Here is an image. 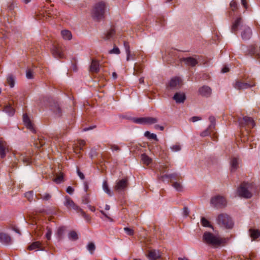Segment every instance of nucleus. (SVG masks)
Here are the masks:
<instances>
[{
	"label": "nucleus",
	"mask_w": 260,
	"mask_h": 260,
	"mask_svg": "<svg viewBox=\"0 0 260 260\" xmlns=\"http://www.w3.org/2000/svg\"><path fill=\"white\" fill-rule=\"evenodd\" d=\"M107 4L104 1L96 3L92 10V16L96 21H100L104 18L106 10Z\"/></svg>",
	"instance_id": "obj_1"
},
{
	"label": "nucleus",
	"mask_w": 260,
	"mask_h": 260,
	"mask_svg": "<svg viewBox=\"0 0 260 260\" xmlns=\"http://www.w3.org/2000/svg\"><path fill=\"white\" fill-rule=\"evenodd\" d=\"M253 187V184L252 183L243 182L238 188L237 193L240 197L250 199L252 196V191Z\"/></svg>",
	"instance_id": "obj_2"
},
{
	"label": "nucleus",
	"mask_w": 260,
	"mask_h": 260,
	"mask_svg": "<svg viewBox=\"0 0 260 260\" xmlns=\"http://www.w3.org/2000/svg\"><path fill=\"white\" fill-rule=\"evenodd\" d=\"M64 205L70 210L73 209L77 212L80 213L82 216L87 222H89L91 220L90 217L86 214L84 211L81 209L78 206L76 205L74 201L68 196H66L64 198Z\"/></svg>",
	"instance_id": "obj_3"
},
{
	"label": "nucleus",
	"mask_w": 260,
	"mask_h": 260,
	"mask_svg": "<svg viewBox=\"0 0 260 260\" xmlns=\"http://www.w3.org/2000/svg\"><path fill=\"white\" fill-rule=\"evenodd\" d=\"M203 240L206 244L214 247L219 246L221 243V240L219 237L208 232L204 233Z\"/></svg>",
	"instance_id": "obj_4"
},
{
	"label": "nucleus",
	"mask_w": 260,
	"mask_h": 260,
	"mask_svg": "<svg viewBox=\"0 0 260 260\" xmlns=\"http://www.w3.org/2000/svg\"><path fill=\"white\" fill-rule=\"evenodd\" d=\"M217 223L220 226L226 229H231L233 226V222L231 217L226 214H221L217 218Z\"/></svg>",
	"instance_id": "obj_5"
},
{
	"label": "nucleus",
	"mask_w": 260,
	"mask_h": 260,
	"mask_svg": "<svg viewBox=\"0 0 260 260\" xmlns=\"http://www.w3.org/2000/svg\"><path fill=\"white\" fill-rule=\"evenodd\" d=\"M233 87L236 89L241 90L246 89L255 86V83L253 81L249 82H244L241 80H236L233 84Z\"/></svg>",
	"instance_id": "obj_6"
},
{
	"label": "nucleus",
	"mask_w": 260,
	"mask_h": 260,
	"mask_svg": "<svg viewBox=\"0 0 260 260\" xmlns=\"http://www.w3.org/2000/svg\"><path fill=\"white\" fill-rule=\"evenodd\" d=\"M210 203L215 207L220 208L226 205V201L222 196H216L211 199Z\"/></svg>",
	"instance_id": "obj_7"
},
{
	"label": "nucleus",
	"mask_w": 260,
	"mask_h": 260,
	"mask_svg": "<svg viewBox=\"0 0 260 260\" xmlns=\"http://www.w3.org/2000/svg\"><path fill=\"white\" fill-rule=\"evenodd\" d=\"M239 121L241 126H246L251 128L255 125L253 119L250 117L245 116L242 119H239Z\"/></svg>",
	"instance_id": "obj_8"
},
{
	"label": "nucleus",
	"mask_w": 260,
	"mask_h": 260,
	"mask_svg": "<svg viewBox=\"0 0 260 260\" xmlns=\"http://www.w3.org/2000/svg\"><path fill=\"white\" fill-rule=\"evenodd\" d=\"M241 29V36L242 39L244 40H249L252 36V30L251 28L248 26L242 25Z\"/></svg>",
	"instance_id": "obj_9"
},
{
	"label": "nucleus",
	"mask_w": 260,
	"mask_h": 260,
	"mask_svg": "<svg viewBox=\"0 0 260 260\" xmlns=\"http://www.w3.org/2000/svg\"><path fill=\"white\" fill-rule=\"evenodd\" d=\"M181 79L178 77H174L171 79L168 83V87L171 89H175L180 88L182 85Z\"/></svg>",
	"instance_id": "obj_10"
},
{
	"label": "nucleus",
	"mask_w": 260,
	"mask_h": 260,
	"mask_svg": "<svg viewBox=\"0 0 260 260\" xmlns=\"http://www.w3.org/2000/svg\"><path fill=\"white\" fill-rule=\"evenodd\" d=\"M127 186L128 179L127 178H123L117 182L114 188L117 191L120 192L124 190Z\"/></svg>",
	"instance_id": "obj_11"
},
{
	"label": "nucleus",
	"mask_w": 260,
	"mask_h": 260,
	"mask_svg": "<svg viewBox=\"0 0 260 260\" xmlns=\"http://www.w3.org/2000/svg\"><path fill=\"white\" fill-rule=\"evenodd\" d=\"M59 14L56 9H53L50 8L47 10H45V12H43L41 14L42 15V17L46 19L49 18H56Z\"/></svg>",
	"instance_id": "obj_12"
},
{
	"label": "nucleus",
	"mask_w": 260,
	"mask_h": 260,
	"mask_svg": "<svg viewBox=\"0 0 260 260\" xmlns=\"http://www.w3.org/2000/svg\"><path fill=\"white\" fill-rule=\"evenodd\" d=\"M52 53L55 58H62L64 57L62 48L58 46H53L52 50Z\"/></svg>",
	"instance_id": "obj_13"
},
{
	"label": "nucleus",
	"mask_w": 260,
	"mask_h": 260,
	"mask_svg": "<svg viewBox=\"0 0 260 260\" xmlns=\"http://www.w3.org/2000/svg\"><path fill=\"white\" fill-rule=\"evenodd\" d=\"M147 256L149 260H157L160 258L161 255L159 251L151 249L148 251Z\"/></svg>",
	"instance_id": "obj_14"
},
{
	"label": "nucleus",
	"mask_w": 260,
	"mask_h": 260,
	"mask_svg": "<svg viewBox=\"0 0 260 260\" xmlns=\"http://www.w3.org/2000/svg\"><path fill=\"white\" fill-rule=\"evenodd\" d=\"M23 121L25 125L28 129L34 133H36V130L34 127V125L26 114H24L23 115Z\"/></svg>",
	"instance_id": "obj_15"
},
{
	"label": "nucleus",
	"mask_w": 260,
	"mask_h": 260,
	"mask_svg": "<svg viewBox=\"0 0 260 260\" xmlns=\"http://www.w3.org/2000/svg\"><path fill=\"white\" fill-rule=\"evenodd\" d=\"M199 92L203 96L209 97L211 95L212 89L208 86H203L199 88Z\"/></svg>",
	"instance_id": "obj_16"
},
{
	"label": "nucleus",
	"mask_w": 260,
	"mask_h": 260,
	"mask_svg": "<svg viewBox=\"0 0 260 260\" xmlns=\"http://www.w3.org/2000/svg\"><path fill=\"white\" fill-rule=\"evenodd\" d=\"M248 53L251 55H254L255 57L260 61V45L258 47L250 46L248 49Z\"/></svg>",
	"instance_id": "obj_17"
},
{
	"label": "nucleus",
	"mask_w": 260,
	"mask_h": 260,
	"mask_svg": "<svg viewBox=\"0 0 260 260\" xmlns=\"http://www.w3.org/2000/svg\"><path fill=\"white\" fill-rule=\"evenodd\" d=\"M181 61H183L186 65L192 67H195L198 63V60L192 57L182 58Z\"/></svg>",
	"instance_id": "obj_18"
},
{
	"label": "nucleus",
	"mask_w": 260,
	"mask_h": 260,
	"mask_svg": "<svg viewBox=\"0 0 260 260\" xmlns=\"http://www.w3.org/2000/svg\"><path fill=\"white\" fill-rule=\"evenodd\" d=\"M8 151V146L7 143L0 140V156L4 158L6 156V153Z\"/></svg>",
	"instance_id": "obj_19"
},
{
	"label": "nucleus",
	"mask_w": 260,
	"mask_h": 260,
	"mask_svg": "<svg viewBox=\"0 0 260 260\" xmlns=\"http://www.w3.org/2000/svg\"><path fill=\"white\" fill-rule=\"evenodd\" d=\"M173 99L177 103H182L185 100L186 96L184 93L177 92L174 94Z\"/></svg>",
	"instance_id": "obj_20"
},
{
	"label": "nucleus",
	"mask_w": 260,
	"mask_h": 260,
	"mask_svg": "<svg viewBox=\"0 0 260 260\" xmlns=\"http://www.w3.org/2000/svg\"><path fill=\"white\" fill-rule=\"evenodd\" d=\"M115 35V30L111 28L104 34L103 38L105 40L113 39Z\"/></svg>",
	"instance_id": "obj_21"
},
{
	"label": "nucleus",
	"mask_w": 260,
	"mask_h": 260,
	"mask_svg": "<svg viewBox=\"0 0 260 260\" xmlns=\"http://www.w3.org/2000/svg\"><path fill=\"white\" fill-rule=\"evenodd\" d=\"M90 71L92 73H97L100 71V63L98 61L93 59L92 60Z\"/></svg>",
	"instance_id": "obj_22"
},
{
	"label": "nucleus",
	"mask_w": 260,
	"mask_h": 260,
	"mask_svg": "<svg viewBox=\"0 0 260 260\" xmlns=\"http://www.w3.org/2000/svg\"><path fill=\"white\" fill-rule=\"evenodd\" d=\"M180 178V176L179 175H178L176 173H174L171 174H165L162 175L159 177V179L161 180L162 181H164L165 178L177 180L178 179H179Z\"/></svg>",
	"instance_id": "obj_23"
},
{
	"label": "nucleus",
	"mask_w": 260,
	"mask_h": 260,
	"mask_svg": "<svg viewBox=\"0 0 260 260\" xmlns=\"http://www.w3.org/2000/svg\"><path fill=\"white\" fill-rule=\"evenodd\" d=\"M242 22V18L239 17L237 18L234 23L233 24L231 28V31L234 34H236L238 27L240 26Z\"/></svg>",
	"instance_id": "obj_24"
},
{
	"label": "nucleus",
	"mask_w": 260,
	"mask_h": 260,
	"mask_svg": "<svg viewBox=\"0 0 260 260\" xmlns=\"http://www.w3.org/2000/svg\"><path fill=\"white\" fill-rule=\"evenodd\" d=\"M0 241L5 244H8L11 243V238L8 234L0 233Z\"/></svg>",
	"instance_id": "obj_25"
},
{
	"label": "nucleus",
	"mask_w": 260,
	"mask_h": 260,
	"mask_svg": "<svg viewBox=\"0 0 260 260\" xmlns=\"http://www.w3.org/2000/svg\"><path fill=\"white\" fill-rule=\"evenodd\" d=\"M19 161H21L23 162L24 165L27 166L31 163L30 158L26 156L25 154H21L19 157Z\"/></svg>",
	"instance_id": "obj_26"
},
{
	"label": "nucleus",
	"mask_w": 260,
	"mask_h": 260,
	"mask_svg": "<svg viewBox=\"0 0 260 260\" xmlns=\"http://www.w3.org/2000/svg\"><path fill=\"white\" fill-rule=\"evenodd\" d=\"M42 250L41 248V243L40 241H36L32 243L29 246H28L29 250H32L35 249Z\"/></svg>",
	"instance_id": "obj_27"
},
{
	"label": "nucleus",
	"mask_w": 260,
	"mask_h": 260,
	"mask_svg": "<svg viewBox=\"0 0 260 260\" xmlns=\"http://www.w3.org/2000/svg\"><path fill=\"white\" fill-rule=\"evenodd\" d=\"M250 237L253 240H255L260 237V231L258 230L251 229L249 230Z\"/></svg>",
	"instance_id": "obj_28"
},
{
	"label": "nucleus",
	"mask_w": 260,
	"mask_h": 260,
	"mask_svg": "<svg viewBox=\"0 0 260 260\" xmlns=\"http://www.w3.org/2000/svg\"><path fill=\"white\" fill-rule=\"evenodd\" d=\"M123 45L126 53V60L129 61L130 60L131 56V50L129 43L124 41L123 42Z\"/></svg>",
	"instance_id": "obj_29"
},
{
	"label": "nucleus",
	"mask_w": 260,
	"mask_h": 260,
	"mask_svg": "<svg viewBox=\"0 0 260 260\" xmlns=\"http://www.w3.org/2000/svg\"><path fill=\"white\" fill-rule=\"evenodd\" d=\"M141 159L143 164L146 166L149 165L152 162V159L145 153L141 155Z\"/></svg>",
	"instance_id": "obj_30"
},
{
	"label": "nucleus",
	"mask_w": 260,
	"mask_h": 260,
	"mask_svg": "<svg viewBox=\"0 0 260 260\" xmlns=\"http://www.w3.org/2000/svg\"><path fill=\"white\" fill-rule=\"evenodd\" d=\"M238 158L236 157H233L231 159V170L232 171H234L237 169L238 167Z\"/></svg>",
	"instance_id": "obj_31"
},
{
	"label": "nucleus",
	"mask_w": 260,
	"mask_h": 260,
	"mask_svg": "<svg viewBox=\"0 0 260 260\" xmlns=\"http://www.w3.org/2000/svg\"><path fill=\"white\" fill-rule=\"evenodd\" d=\"M46 143V141L44 137L39 136L38 138V141L35 143L36 147L40 148L44 145Z\"/></svg>",
	"instance_id": "obj_32"
},
{
	"label": "nucleus",
	"mask_w": 260,
	"mask_h": 260,
	"mask_svg": "<svg viewBox=\"0 0 260 260\" xmlns=\"http://www.w3.org/2000/svg\"><path fill=\"white\" fill-rule=\"evenodd\" d=\"M79 146H77L74 148V152L77 154L79 153L81 150H83V147L85 145L86 143L84 140H79L78 142Z\"/></svg>",
	"instance_id": "obj_33"
},
{
	"label": "nucleus",
	"mask_w": 260,
	"mask_h": 260,
	"mask_svg": "<svg viewBox=\"0 0 260 260\" xmlns=\"http://www.w3.org/2000/svg\"><path fill=\"white\" fill-rule=\"evenodd\" d=\"M61 34L62 38L65 40H70L72 37L71 31L68 30H62Z\"/></svg>",
	"instance_id": "obj_34"
},
{
	"label": "nucleus",
	"mask_w": 260,
	"mask_h": 260,
	"mask_svg": "<svg viewBox=\"0 0 260 260\" xmlns=\"http://www.w3.org/2000/svg\"><path fill=\"white\" fill-rule=\"evenodd\" d=\"M7 82L12 88L15 85V77L12 75H9L7 78Z\"/></svg>",
	"instance_id": "obj_35"
},
{
	"label": "nucleus",
	"mask_w": 260,
	"mask_h": 260,
	"mask_svg": "<svg viewBox=\"0 0 260 260\" xmlns=\"http://www.w3.org/2000/svg\"><path fill=\"white\" fill-rule=\"evenodd\" d=\"M158 119L155 117H145V124H152L156 123Z\"/></svg>",
	"instance_id": "obj_36"
},
{
	"label": "nucleus",
	"mask_w": 260,
	"mask_h": 260,
	"mask_svg": "<svg viewBox=\"0 0 260 260\" xmlns=\"http://www.w3.org/2000/svg\"><path fill=\"white\" fill-rule=\"evenodd\" d=\"M52 109L53 110L56 115L58 116H61V110L57 103L54 104V105L52 107Z\"/></svg>",
	"instance_id": "obj_37"
},
{
	"label": "nucleus",
	"mask_w": 260,
	"mask_h": 260,
	"mask_svg": "<svg viewBox=\"0 0 260 260\" xmlns=\"http://www.w3.org/2000/svg\"><path fill=\"white\" fill-rule=\"evenodd\" d=\"M144 136L149 139H153L156 141H158L156 135L154 134L150 133L149 131L145 132Z\"/></svg>",
	"instance_id": "obj_38"
},
{
	"label": "nucleus",
	"mask_w": 260,
	"mask_h": 260,
	"mask_svg": "<svg viewBox=\"0 0 260 260\" xmlns=\"http://www.w3.org/2000/svg\"><path fill=\"white\" fill-rule=\"evenodd\" d=\"M103 188L104 191L109 196H112V193L109 188L108 183L106 181H104L103 183Z\"/></svg>",
	"instance_id": "obj_39"
},
{
	"label": "nucleus",
	"mask_w": 260,
	"mask_h": 260,
	"mask_svg": "<svg viewBox=\"0 0 260 260\" xmlns=\"http://www.w3.org/2000/svg\"><path fill=\"white\" fill-rule=\"evenodd\" d=\"M4 111L10 115H13L15 112L14 108L10 105L6 106L4 108Z\"/></svg>",
	"instance_id": "obj_40"
},
{
	"label": "nucleus",
	"mask_w": 260,
	"mask_h": 260,
	"mask_svg": "<svg viewBox=\"0 0 260 260\" xmlns=\"http://www.w3.org/2000/svg\"><path fill=\"white\" fill-rule=\"evenodd\" d=\"M69 237L70 239L73 241H76L78 239V235L77 233L74 231L70 232L69 234Z\"/></svg>",
	"instance_id": "obj_41"
},
{
	"label": "nucleus",
	"mask_w": 260,
	"mask_h": 260,
	"mask_svg": "<svg viewBox=\"0 0 260 260\" xmlns=\"http://www.w3.org/2000/svg\"><path fill=\"white\" fill-rule=\"evenodd\" d=\"M87 248L91 254H93L95 249V244L93 242H90L88 244Z\"/></svg>",
	"instance_id": "obj_42"
},
{
	"label": "nucleus",
	"mask_w": 260,
	"mask_h": 260,
	"mask_svg": "<svg viewBox=\"0 0 260 260\" xmlns=\"http://www.w3.org/2000/svg\"><path fill=\"white\" fill-rule=\"evenodd\" d=\"M209 120L211 123L210 125L209 126V128L214 129L215 127V118L211 116L209 117Z\"/></svg>",
	"instance_id": "obj_43"
},
{
	"label": "nucleus",
	"mask_w": 260,
	"mask_h": 260,
	"mask_svg": "<svg viewBox=\"0 0 260 260\" xmlns=\"http://www.w3.org/2000/svg\"><path fill=\"white\" fill-rule=\"evenodd\" d=\"M63 174L61 173L59 175H58L53 180V181L58 184L63 181Z\"/></svg>",
	"instance_id": "obj_44"
},
{
	"label": "nucleus",
	"mask_w": 260,
	"mask_h": 260,
	"mask_svg": "<svg viewBox=\"0 0 260 260\" xmlns=\"http://www.w3.org/2000/svg\"><path fill=\"white\" fill-rule=\"evenodd\" d=\"M201 221L203 226L205 227H212L210 222L205 217H202Z\"/></svg>",
	"instance_id": "obj_45"
},
{
	"label": "nucleus",
	"mask_w": 260,
	"mask_h": 260,
	"mask_svg": "<svg viewBox=\"0 0 260 260\" xmlns=\"http://www.w3.org/2000/svg\"><path fill=\"white\" fill-rule=\"evenodd\" d=\"M15 8L14 3L12 2H10L8 3L7 10L9 12L11 13L13 15V11Z\"/></svg>",
	"instance_id": "obj_46"
},
{
	"label": "nucleus",
	"mask_w": 260,
	"mask_h": 260,
	"mask_svg": "<svg viewBox=\"0 0 260 260\" xmlns=\"http://www.w3.org/2000/svg\"><path fill=\"white\" fill-rule=\"evenodd\" d=\"M134 74L135 75H138L139 73H141L142 72L143 68L140 65L136 66L134 68Z\"/></svg>",
	"instance_id": "obj_47"
},
{
	"label": "nucleus",
	"mask_w": 260,
	"mask_h": 260,
	"mask_svg": "<svg viewBox=\"0 0 260 260\" xmlns=\"http://www.w3.org/2000/svg\"><path fill=\"white\" fill-rule=\"evenodd\" d=\"M172 186L178 191H181L182 190V185L180 183L178 182H173Z\"/></svg>",
	"instance_id": "obj_48"
},
{
	"label": "nucleus",
	"mask_w": 260,
	"mask_h": 260,
	"mask_svg": "<svg viewBox=\"0 0 260 260\" xmlns=\"http://www.w3.org/2000/svg\"><path fill=\"white\" fill-rule=\"evenodd\" d=\"M213 129L209 128V127H208V128H207L206 130H205L204 131H203V132H202L201 133V136L203 137L207 136L210 134L211 132H212Z\"/></svg>",
	"instance_id": "obj_49"
},
{
	"label": "nucleus",
	"mask_w": 260,
	"mask_h": 260,
	"mask_svg": "<svg viewBox=\"0 0 260 260\" xmlns=\"http://www.w3.org/2000/svg\"><path fill=\"white\" fill-rule=\"evenodd\" d=\"M40 198L43 200L48 201L51 198V195L48 193H45L44 194H40Z\"/></svg>",
	"instance_id": "obj_50"
},
{
	"label": "nucleus",
	"mask_w": 260,
	"mask_h": 260,
	"mask_svg": "<svg viewBox=\"0 0 260 260\" xmlns=\"http://www.w3.org/2000/svg\"><path fill=\"white\" fill-rule=\"evenodd\" d=\"M25 197L28 199V200L29 202H31L33 200V192L32 191H29L25 193Z\"/></svg>",
	"instance_id": "obj_51"
},
{
	"label": "nucleus",
	"mask_w": 260,
	"mask_h": 260,
	"mask_svg": "<svg viewBox=\"0 0 260 260\" xmlns=\"http://www.w3.org/2000/svg\"><path fill=\"white\" fill-rule=\"evenodd\" d=\"M124 231H125L126 234L129 236H133L134 234V231L133 229H130L129 228H124Z\"/></svg>",
	"instance_id": "obj_52"
},
{
	"label": "nucleus",
	"mask_w": 260,
	"mask_h": 260,
	"mask_svg": "<svg viewBox=\"0 0 260 260\" xmlns=\"http://www.w3.org/2000/svg\"><path fill=\"white\" fill-rule=\"evenodd\" d=\"M66 230V228L64 226L59 227L57 230V235L59 237H61L63 235L64 231Z\"/></svg>",
	"instance_id": "obj_53"
},
{
	"label": "nucleus",
	"mask_w": 260,
	"mask_h": 260,
	"mask_svg": "<svg viewBox=\"0 0 260 260\" xmlns=\"http://www.w3.org/2000/svg\"><path fill=\"white\" fill-rule=\"evenodd\" d=\"M134 122L137 123L145 124V117L136 118L134 120Z\"/></svg>",
	"instance_id": "obj_54"
},
{
	"label": "nucleus",
	"mask_w": 260,
	"mask_h": 260,
	"mask_svg": "<svg viewBox=\"0 0 260 260\" xmlns=\"http://www.w3.org/2000/svg\"><path fill=\"white\" fill-rule=\"evenodd\" d=\"M109 53L110 54H119L120 53L119 49L117 47H114L113 49H111L109 51Z\"/></svg>",
	"instance_id": "obj_55"
},
{
	"label": "nucleus",
	"mask_w": 260,
	"mask_h": 260,
	"mask_svg": "<svg viewBox=\"0 0 260 260\" xmlns=\"http://www.w3.org/2000/svg\"><path fill=\"white\" fill-rule=\"evenodd\" d=\"M230 7L233 11L237 9V4L235 0H232L230 3Z\"/></svg>",
	"instance_id": "obj_56"
},
{
	"label": "nucleus",
	"mask_w": 260,
	"mask_h": 260,
	"mask_svg": "<svg viewBox=\"0 0 260 260\" xmlns=\"http://www.w3.org/2000/svg\"><path fill=\"white\" fill-rule=\"evenodd\" d=\"M26 76L27 79H32L34 77L32 72L30 70H27L26 73Z\"/></svg>",
	"instance_id": "obj_57"
},
{
	"label": "nucleus",
	"mask_w": 260,
	"mask_h": 260,
	"mask_svg": "<svg viewBox=\"0 0 260 260\" xmlns=\"http://www.w3.org/2000/svg\"><path fill=\"white\" fill-rule=\"evenodd\" d=\"M109 146H110V149L112 151H118L120 150V147L116 145L110 144V145H109Z\"/></svg>",
	"instance_id": "obj_58"
},
{
	"label": "nucleus",
	"mask_w": 260,
	"mask_h": 260,
	"mask_svg": "<svg viewBox=\"0 0 260 260\" xmlns=\"http://www.w3.org/2000/svg\"><path fill=\"white\" fill-rule=\"evenodd\" d=\"M89 202L88 196L85 195L82 197V203L84 204H87Z\"/></svg>",
	"instance_id": "obj_59"
},
{
	"label": "nucleus",
	"mask_w": 260,
	"mask_h": 260,
	"mask_svg": "<svg viewBox=\"0 0 260 260\" xmlns=\"http://www.w3.org/2000/svg\"><path fill=\"white\" fill-rule=\"evenodd\" d=\"M51 234H52V231H51V229L50 228H47V233L46 234L45 236L48 240H50Z\"/></svg>",
	"instance_id": "obj_60"
},
{
	"label": "nucleus",
	"mask_w": 260,
	"mask_h": 260,
	"mask_svg": "<svg viewBox=\"0 0 260 260\" xmlns=\"http://www.w3.org/2000/svg\"><path fill=\"white\" fill-rule=\"evenodd\" d=\"M171 149L173 151H178L181 150V146L179 145H175L171 147Z\"/></svg>",
	"instance_id": "obj_61"
},
{
	"label": "nucleus",
	"mask_w": 260,
	"mask_h": 260,
	"mask_svg": "<svg viewBox=\"0 0 260 260\" xmlns=\"http://www.w3.org/2000/svg\"><path fill=\"white\" fill-rule=\"evenodd\" d=\"M168 168L167 165H161L159 168V171L160 173H164L166 171V169Z\"/></svg>",
	"instance_id": "obj_62"
},
{
	"label": "nucleus",
	"mask_w": 260,
	"mask_h": 260,
	"mask_svg": "<svg viewBox=\"0 0 260 260\" xmlns=\"http://www.w3.org/2000/svg\"><path fill=\"white\" fill-rule=\"evenodd\" d=\"M189 210L187 207H185L183 209V214L185 216H187L189 215Z\"/></svg>",
	"instance_id": "obj_63"
},
{
	"label": "nucleus",
	"mask_w": 260,
	"mask_h": 260,
	"mask_svg": "<svg viewBox=\"0 0 260 260\" xmlns=\"http://www.w3.org/2000/svg\"><path fill=\"white\" fill-rule=\"evenodd\" d=\"M74 191V188L71 186H68L66 189L67 192L70 194H72L73 193Z\"/></svg>",
	"instance_id": "obj_64"
}]
</instances>
